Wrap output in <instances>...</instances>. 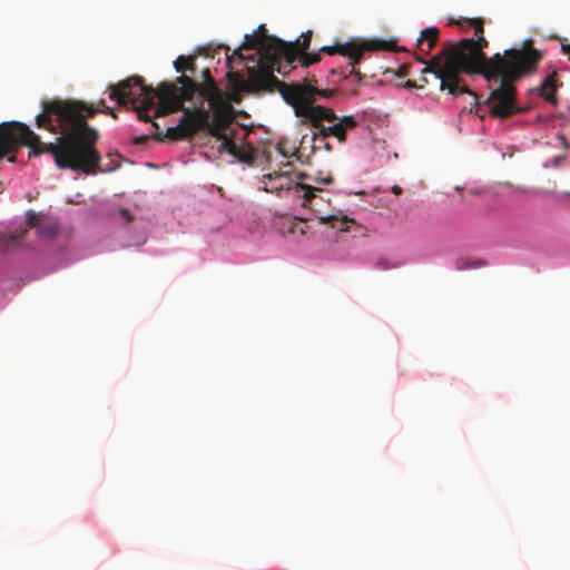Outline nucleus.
<instances>
[{
  "label": "nucleus",
  "mask_w": 570,
  "mask_h": 570,
  "mask_svg": "<svg viewBox=\"0 0 570 570\" xmlns=\"http://www.w3.org/2000/svg\"><path fill=\"white\" fill-rule=\"evenodd\" d=\"M160 108L158 115H168L178 110L184 112L186 101H193L196 96L206 100L209 110L216 111L217 118H223L224 109L232 106L226 94L217 86L208 68L202 70V82L191 76L180 75L175 82L160 83Z\"/></svg>",
  "instance_id": "obj_4"
},
{
  "label": "nucleus",
  "mask_w": 570,
  "mask_h": 570,
  "mask_svg": "<svg viewBox=\"0 0 570 570\" xmlns=\"http://www.w3.org/2000/svg\"><path fill=\"white\" fill-rule=\"evenodd\" d=\"M156 138H157L158 140H163V138L160 137V135H157V136H156Z\"/></svg>",
  "instance_id": "obj_34"
},
{
  "label": "nucleus",
  "mask_w": 570,
  "mask_h": 570,
  "mask_svg": "<svg viewBox=\"0 0 570 570\" xmlns=\"http://www.w3.org/2000/svg\"><path fill=\"white\" fill-rule=\"evenodd\" d=\"M315 180L317 183H321V184H325V185H328V184H332L333 183V177L331 175H327L325 177L323 176H318L315 178Z\"/></svg>",
  "instance_id": "obj_22"
},
{
  "label": "nucleus",
  "mask_w": 570,
  "mask_h": 570,
  "mask_svg": "<svg viewBox=\"0 0 570 570\" xmlns=\"http://www.w3.org/2000/svg\"><path fill=\"white\" fill-rule=\"evenodd\" d=\"M407 72V67L406 66H402L401 67V72H400V76H405Z\"/></svg>",
  "instance_id": "obj_27"
},
{
  "label": "nucleus",
  "mask_w": 570,
  "mask_h": 570,
  "mask_svg": "<svg viewBox=\"0 0 570 570\" xmlns=\"http://www.w3.org/2000/svg\"><path fill=\"white\" fill-rule=\"evenodd\" d=\"M223 112V118H217L216 111L210 112L202 105L194 109H185L178 125L167 128L165 137L170 140H183L194 137L199 131H206L220 141L223 150L240 158L239 148L234 138L235 130L227 131L235 117L233 106L226 107Z\"/></svg>",
  "instance_id": "obj_6"
},
{
  "label": "nucleus",
  "mask_w": 570,
  "mask_h": 570,
  "mask_svg": "<svg viewBox=\"0 0 570 570\" xmlns=\"http://www.w3.org/2000/svg\"><path fill=\"white\" fill-rule=\"evenodd\" d=\"M386 42H345V43H336L334 46H325L321 49V51L328 53V55H342L350 58L348 67H350V75H355L358 80L361 79V73L355 70V66L361 61L363 58L365 50L371 49H383L385 47Z\"/></svg>",
  "instance_id": "obj_10"
},
{
  "label": "nucleus",
  "mask_w": 570,
  "mask_h": 570,
  "mask_svg": "<svg viewBox=\"0 0 570 570\" xmlns=\"http://www.w3.org/2000/svg\"><path fill=\"white\" fill-rule=\"evenodd\" d=\"M466 23L474 29L476 39L449 41L430 61L421 60L425 65L421 81L428 85L425 75H432L440 90H448L452 96L469 94L476 105V95L469 89L461 73L481 75L491 90L485 100L490 115L507 119L520 114L522 108L517 105L515 83L537 70L542 60L541 52L528 40L521 48L507 49L503 53L498 52L488 58L483 52L489 46L483 35V20L471 18L466 19Z\"/></svg>",
  "instance_id": "obj_1"
},
{
  "label": "nucleus",
  "mask_w": 570,
  "mask_h": 570,
  "mask_svg": "<svg viewBox=\"0 0 570 570\" xmlns=\"http://www.w3.org/2000/svg\"><path fill=\"white\" fill-rule=\"evenodd\" d=\"M311 37L312 31H307L306 33H303L299 39L296 40V42H291L295 46L297 50V57L301 55V52H305L311 43Z\"/></svg>",
  "instance_id": "obj_15"
},
{
  "label": "nucleus",
  "mask_w": 570,
  "mask_h": 570,
  "mask_svg": "<svg viewBox=\"0 0 570 570\" xmlns=\"http://www.w3.org/2000/svg\"><path fill=\"white\" fill-rule=\"evenodd\" d=\"M58 227L57 225H51L47 230H43L42 228L39 229V233L41 235H45L47 237H52L57 234Z\"/></svg>",
  "instance_id": "obj_20"
},
{
  "label": "nucleus",
  "mask_w": 570,
  "mask_h": 570,
  "mask_svg": "<svg viewBox=\"0 0 570 570\" xmlns=\"http://www.w3.org/2000/svg\"><path fill=\"white\" fill-rule=\"evenodd\" d=\"M226 79L232 88L230 99L239 101L240 92H259L264 90L272 91L277 89L283 99L293 107L296 114V107L308 106L316 107L314 102L317 98H330L334 95L332 89H317L314 85L307 82L285 83L278 80L269 71L263 73H252L250 81H244L239 72H227Z\"/></svg>",
  "instance_id": "obj_5"
},
{
  "label": "nucleus",
  "mask_w": 570,
  "mask_h": 570,
  "mask_svg": "<svg viewBox=\"0 0 570 570\" xmlns=\"http://www.w3.org/2000/svg\"><path fill=\"white\" fill-rule=\"evenodd\" d=\"M331 72L333 75H342V72L340 70H337V69H332Z\"/></svg>",
  "instance_id": "obj_31"
},
{
  "label": "nucleus",
  "mask_w": 570,
  "mask_h": 570,
  "mask_svg": "<svg viewBox=\"0 0 570 570\" xmlns=\"http://www.w3.org/2000/svg\"><path fill=\"white\" fill-rule=\"evenodd\" d=\"M564 55L568 56V59L570 60V43L569 45H562L561 47Z\"/></svg>",
  "instance_id": "obj_23"
},
{
  "label": "nucleus",
  "mask_w": 570,
  "mask_h": 570,
  "mask_svg": "<svg viewBox=\"0 0 570 570\" xmlns=\"http://www.w3.org/2000/svg\"><path fill=\"white\" fill-rule=\"evenodd\" d=\"M23 234L24 233H21L19 235H16V234L4 235L1 237L0 240L4 246H9L10 244L20 242V239L23 237Z\"/></svg>",
  "instance_id": "obj_18"
},
{
  "label": "nucleus",
  "mask_w": 570,
  "mask_h": 570,
  "mask_svg": "<svg viewBox=\"0 0 570 570\" xmlns=\"http://www.w3.org/2000/svg\"><path fill=\"white\" fill-rule=\"evenodd\" d=\"M296 116L302 119V124L311 125L315 129L312 140H324V138L333 136L338 142L344 144L347 131L355 129L358 125L354 116L338 118L333 109L321 105L316 107L298 106Z\"/></svg>",
  "instance_id": "obj_7"
},
{
  "label": "nucleus",
  "mask_w": 570,
  "mask_h": 570,
  "mask_svg": "<svg viewBox=\"0 0 570 570\" xmlns=\"http://www.w3.org/2000/svg\"><path fill=\"white\" fill-rule=\"evenodd\" d=\"M405 87H406V88H415V87H417V86H416L415 81H413V80H407V81H406V83H405Z\"/></svg>",
  "instance_id": "obj_26"
},
{
  "label": "nucleus",
  "mask_w": 570,
  "mask_h": 570,
  "mask_svg": "<svg viewBox=\"0 0 570 570\" xmlns=\"http://www.w3.org/2000/svg\"><path fill=\"white\" fill-rule=\"evenodd\" d=\"M557 77H558L557 72L553 71L552 73H550L549 76H547L544 78V80L541 82V85L538 89L540 96L546 101H548L554 106H557V104H558L557 96H556V92L558 89Z\"/></svg>",
  "instance_id": "obj_13"
},
{
  "label": "nucleus",
  "mask_w": 570,
  "mask_h": 570,
  "mask_svg": "<svg viewBox=\"0 0 570 570\" xmlns=\"http://www.w3.org/2000/svg\"><path fill=\"white\" fill-rule=\"evenodd\" d=\"M392 191L395 195H401L402 194V188L400 186L395 185V186L392 187Z\"/></svg>",
  "instance_id": "obj_25"
},
{
  "label": "nucleus",
  "mask_w": 570,
  "mask_h": 570,
  "mask_svg": "<svg viewBox=\"0 0 570 570\" xmlns=\"http://www.w3.org/2000/svg\"><path fill=\"white\" fill-rule=\"evenodd\" d=\"M120 217L126 222V223H130L132 220V215L130 214V212L128 209H125L122 208L120 210Z\"/></svg>",
  "instance_id": "obj_21"
},
{
  "label": "nucleus",
  "mask_w": 570,
  "mask_h": 570,
  "mask_svg": "<svg viewBox=\"0 0 570 570\" xmlns=\"http://www.w3.org/2000/svg\"><path fill=\"white\" fill-rule=\"evenodd\" d=\"M292 166V163H286L285 167Z\"/></svg>",
  "instance_id": "obj_35"
},
{
  "label": "nucleus",
  "mask_w": 570,
  "mask_h": 570,
  "mask_svg": "<svg viewBox=\"0 0 570 570\" xmlns=\"http://www.w3.org/2000/svg\"><path fill=\"white\" fill-rule=\"evenodd\" d=\"M475 264L474 263H470V264H466L464 266H458L459 269H463V268H469V267H474Z\"/></svg>",
  "instance_id": "obj_28"
},
{
  "label": "nucleus",
  "mask_w": 570,
  "mask_h": 570,
  "mask_svg": "<svg viewBox=\"0 0 570 570\" xmlns=\"http://www.w3.org/2000/svg\"><path fill=\"white\" fill-rule=\"evenodd\" d=\"M196 56H179L174 61V68L177 72L181 75H187L194 77L196 75Z\"/></svg>",
  "instance_id": "obj_14"
},
{
  "label": "nucleus",
  "mask_w": 570,
  "mask_h": 570,
  "mask_svg": "<svg viewBox=\"0 0 570 570\" xmlns=\"http://www.w3.org/2000/svg\"><path fill=\"white\" fill-rule=\"evenodd\" d=\"M263 185L265 191L278 194L282 190H289L293 179L289 171H273L264 176Z\"/></svg>",
  "instance_id": "obj_11"
},
{
  "label": "nucleus",
  "mask_w": 570,
  "mask_h": 570,
  "mask_svg": "<svg viewBox=\"0 0 570 570\" xmlns=\"http://www.w3.org/2000/svg\"><path fill=\"white\" fill-rule=\"evenodd\" d=\"M41 216L32 210L27 213V225L29 228L40 227Z\"/></svg>",
  "instance_id": "obj_17"
},
{
  "label": "nucleus",
  "mask_w": 570,
  "mask_h": 570,
  "mask_svg": "<svg viewBox=\"0 0 570 570\" xmlns=\"http://www.w3.org/2000/svg\"><path fill=\"white\" fill-rule=\"evenodd\" d=\"M277 149L283 154V156H286V153H283L282 149H281V146L278 145L277 146Z\"/></svg>",
  "instance_id": "obj_32"
},
{
  "label": "nucleus",
  "mask_w": 570,
  "mask_h": 570,
  "mask_svg": "<svg viewBox=\"0 0 570 570\" xmlns=\"http://www.w3.org/2000/svg\"><path fill=\"white\" fill-rule=\"evenodd\" d=\"M289 232L291 233H296L297 232V225H294L289 228Z\"/></svg>",
  "instance_id": "obj_30"
},
{
  "label": "nucleus",
  "mask_w": 570,
  "mask_h": 570,
  "mask_svg": "<svg viewBox=\"0 0 570 570\" xmlns=\"http://www.w3.org/2000/svg\"><path fill=\"white\" fill-rule=\"evenodd\" d=\"M439 40V29L429 27L423 29L417 38L416 46L421 52L429 55Z\"/></svg>",
  "instance_id": "obj_12"
},
{
  "label": "nucleus",
  "mask_w": 570,
  "mask_h": 570,
  "mask_svg": "<svg viewBox=\"0 0 570 570\" xmlns=\"http://www.w3.org/2000/svg\"><path fill=\"white\" fill-rule=\"evenodd\" d=\"M109 97L116 100L120 106L127 105L128 101L132 104V108L137 114V117L141 121H150L148 111L154 108V99L157 97L160 100V86L158 89L153 88L144 83L142 78L138 76L125 79L117 85L109 87ZM160 105L156 112H158ZM161 115L155 114V117Z\"/></svg>",
  "instance_id": "obj_8"
},
{
  "label": "nucleus",
  "mask_w": 570,
  "mask_h": 570,
  "mask_svg": "<svg viewBox=\"0 0 570 570\" xmlns=\"http://www.w3.org/2000/svg\"><path fill=\"white\" fill-rule=\"evenodd\" d=\"M153 126H154L155 128H158V124H157V122H155V121H153Z\"/></svg>",
  "instance_id": "obj_33"
},
{
  "label": "nucleus",
  "mask_w": 570,
  "mask_h": 570,
  "mask_svg": "<svg viewBox=\"0 0 570 570\" xmlns=\"http://www.w3.org/2000/svg\"><path fill=\"white\" fill-rule=\"evenodd\" d=\"M312 141H313V149L324 148L327 151H331L333 149L332 145L327 141V138H324V140H312Z\"/></svg>",
  "instance_id": "obj_19"
},
{
  "label": "nucleus",
  "mask_w": 570,
  "mask_h": 570,
  "mask_svg": "<svg viewBox=\"0 0 570 570\" xmlns=\"http://www.w3.org/2000/svg\"><path fill=\"white\" fill-rule=\"evenodd\" d=\"M97 112L117 118L114 110L100 99L97 107L81 100H52L42 105V111L36 117V125L52 134H59L56 142H42L30 127L20 121L0 124V159L8 157L17 160L20 146L30 148L29 157L50 154L59 169L96 175L101 161L96 145L99 132L87 120Z\"/></svg>",
  "instance_id": "obj_2"
},
{
  "label": "nucleus",
  "mask_w": 570,
  "mask_h": 570,
  "mask_svg": "<svg viewBox=\"0 0 570 570\" xmlns=\"http://www.w3.org/2000/svg\"><path fill=\"white\" fill-rule=\"evenodd\" d=\"M304 82H307V83H312L315 86V83L317 82V80L315 79V77L311 78V79H306Z\"/></svg>",
  "instance_id": "obj_29"
},
{
  "label": "nucleus",
  "mask_w": 570,
  "mask_h": 570,
  "mask_svg": "<svg viewBox=\"0 0 570 570\" xmlns=\"http://www.w3.org/2000/svg\"><path fill=\"white\" fill-rule=\"evenodd\" d=\"M148 137L147 136H140V137H137L135 139V144L137 145H140V144H145L147 141Z\"/></svg>",
  "instance_id": "obj_24"
},
{
  "label": "nucleus",
  "mask_w": 570,
  "mask_h": 570,
  "mask_svg": "<svg viewBox=\"0 0 570 570\" xmlns=\"http://www.w3.org/2000/svg\"><path fill=\"white\" fill-rule=\"evenodd\" d=\"M295 190L303 191V206L308 207L314 212V214L318 217L321 224L330 225L332 228H336L341 232L348 230V224L353 223L347 216L337 214H324L318 207V203L322 200L315 195L317 188H314L309 185L296 183L294 186Z\"/></svg>",
  "instance_id": "obj_9"
},
{
  "label": "nucleus",
  "mask_w": 570,
  "mask_h": 570,
  "mask_svg": "<svg viewBox=\"0 0 570 570\" xmlns=\"http://www.w3.org/2000/svg\"><path fill=\"white\" fill-rule=\"evenodd\" d=\"M304 55L302 56L301 58V61H302V66L304 67H308L313 63H316L321 60V55L320 53H305L303 52Z\"/></svg>",
  "instance_id": "obj_16"
},
{
  "label": "nucleus",
  "mask_w": 570,
  "mask_h": 570,
  "mask_svg": "<svg viewBox=\"0 0 570 570\" xmlns=\"http://www.w3.org/2000/svg\"><path fill=\"white\" fill-rule=\"evenodd\" d=\"M235 57L242 61L248 59L256 62L255 66H246L248 77L244 81H250L252 73L269 71L274 75V71H276L286 75L294 68L293 63L297 60V50L292 43L269 37L266 33L265 26L261 24L256 32L245 36L244 43L234 51L233 56H227L228 72H234L230 65Z\"/></svg>",
  "instance_id": "obj_3"
}]
</instances>
